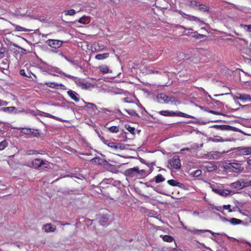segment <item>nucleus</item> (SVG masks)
I'll return each mask as SVG.
<instances>
[{
  "label": "nucleus",
  "instance_id": "obj_44",
  "mask_svg": "<svg viewBox=\"0 0 251 251\" xmlns=\"http://www.w3.org/2000/svg\"><path fill=\"white\" fill-rule=\"evenodd\" d=\"M213 127L217 129H219L221 130H226L227 129L226 126L215 125L213 126Z\"/></svg>",
  "mask_w": 251,
  "mask_h": 251
},
{
  "label": "nucleus",
  "instance_id": "obj_49",
  "mask_svg": "<svg viewBox=\"0 0 251 251\" xmlns=\"http://www.w3.org/2000/svg\"><path fill=\"white\" fill-rule=\"evenodd\" d=\"M190 6L191 7H195L198 6L197 2L195 0H191L189 3Z\"/></svg>",
  "mask_w": 251,
  "mask_h": 251
},
{
  "label": "nucleus",
  "instance_id": "obj_11",
  "mask_svg": "<svg viewBox=\"0 0 251 251\" xmlns=\"http://www.w3.org/2000/svg\"><path fill=\"white\" fill-rule=\"evenodd\" d=\"M45 84L50 88L67 90L66 87L62 84H59L54 82H46Z\"/></svg>",
  "mask_w": 251,
  "mask_h": 251
},
{
  "label": "nucleus",
  "instance_id": "obj_8",
  "mask_svg": "<svg viewBox=\"0 0 251 251\" xmlns=\"http://www.w3.org/2000/svg\"><path fill=\"white\" fill-rule=\"evenodd\" d=\"M157 100L158 102L162 103H169V101H173L174 98L169 97L163 93H160L157 96Z\"/></svg>",
  "mask_w": 251,
  "mask_h": 251
},
{
  "label": "nucleus",
  "instance_id": "obj_58",
  "mask_svg": "<svg viewBox=\"0 0 251 251\" xmlns=\"http://www.w3.org/2000/svg\"><path fill=\"white\" fill-rule=\"evenodd\" d=\"M191 149L189 148H186L181 149L180 151H190Z\"/></svg>",
  "mask_w": 251,
  "mask_h": 251
},
{
  "label": "nucleus",
  "instance_id": "obj_2",
  "mask_svg": "<svg viewBox=\"0 0 251 251\" xmlns=\"http://www.w3.org/2000/svg\"><path fill=\"white\" fill-rule=\"evenodd\" d=\"M229 186L237 190H240L249 186V181L245 179H240L230 184Z\"/></svg>",
  "mask_w": 251,
  "mask_h": 251
},
{
  "label": "nucleus",
  "instance_id": "obj_36",
  "mask_svg": "<svg viewBox=\"0 0 251 251\" xmlns=\"http://www.w3.org/2000/svg\"><path fill=\"white\" fill-rule=\"evenodd\" d=\"M211 140L214 142H223L225 141H227L228 140H224L221 137H218L217 138H212Z\"/></svg>",
  "mask_w": 251,
  "mask_h": 251
},
{
  "label": "nucleus",
  "instance_id": "obj_25",
  "mask_svg": "<svg viewBox=\"0 0 251 251\" xmlns=\"http://www.w3.org/2000/svg\"><path fill=\"white\" fill-rule=\"evenodd\" d=\"M91 161L93 163H95V164H99V165H101L104 162L103 159H101L100 157H97L94 158L93 159H92L91 160Z\"/></svg>",
  "mask_w": 251,
  "mask_h": 251
},
{
  "label": "nucleus",
  "instance_id": "obj_43",
  "mask_svg": "<svg viewBox=\"0 0 251 251\" xmlns=\"http://www.w3.org/2000/svg\"><path fill=\"white\" fill-rule=\"evenodd\" d=\"M201 171L200 170H197L195 171H194L192 173V174L194 176L197 177L200 176L201 174Z\"/></svg>",
  "mask_w": 251,
  "mask_h": 251
},
{
  "label": "nucleus",
  "instance_id": "obj_27",
  "mask_svg": "<svg viewBox=\"0 0 251 251\" xmlns=\"http://www.w3.org/2000/svg\"><path fill=\"white\" fill-rule=\"evenodd\" d=\"M100 223L102 226H105L108 224V218L106 215L100 220Z\"/></svg>",
  "mask_w": 251,
  "mask_h": 251
},
{
  "label": "nucleus",
  "instance_id": "obj_35",
  "mask_svg": "<svg viewBox=\"0 0 251 251\" xmlns=\"http://www.w3.org/2000/svg\"><path fill=\"white\" fill-rule=\"evenodd\" d=\"M108 130L112 133H117L119 131V128L118 126H112L108 128Z\"/></svg>",
  "mask_w": 251,
  "mask_h": 251
},
{
  "label": "nucleus",
  "instance_id": "obj_52",
  "mask_svg": "<svg viewBox=\"0 0 251 251\" xmlns=\"http://www.w3.org/2000/svg\"><path fill=\"white\" fill-rule=\"evenodd\" d=\"M99 136L100 137V139L103 142V143L107 145L108 146V142H111L109 140H104L103 137H101L100 135H99Z\"/></svg>",
  "mask_w": 251,
  "mask_h": 251
},
{
  "label": "nucleus",
  "instance_id": "obj_50",
  "mask_svg": "<svg viewBox=\"0 0 251 251\" xmlns=\"http://www.w3.org/2000/svg\"><path fill=\"white\" fill-rule=\"evenodd\" d=\"M208 171L209 172H210V171H212L214 170H215L216 169V166H206Z\"/></svg>",
  "mask_w": 251,
  "mask_h": 251
},
{
  "label": "nucleus",
  "instance_id": "obj_26",
  "mask_svg": "<svg viewBox=\"0 0 251 251\" xmlns=\"http://www.w3.org/2000/svg\"><path fill=\"white\" fill-rule=\"evenodd\" d=\"M159 113L161 115L165 116H173L175 115L174 112L168 110L160 111L159 112Z\"/></svg>",
  "mask_w": 251,
  "mask_h": 251
},
{
  "label": "nucleus",
  "instance_id": "obj_61",
  "mask_svg": "<svg viewBox=\"0 0 251 251\" xmlns=\"http://www.w3.org/2000/svg\"><path fill=\"white\" fill-rule=\"evenodd\" d=\"M147 187H151V188H154L152 185H147Z\"/></svg>",
  "mask_w": 251,
  "mask_h": 251
},
{
  "label": "nucleus",
  "instance_id": "obj_17",
  "mask_svg": "<svg viewBox=\"0 0 251 251\" xmlns=\"http://www.w3.org/2000/svg\"><path fill=\"white\" fill-rule=\"evenodd\" d=\"M239 153L242 155H250L249 147H243L238 148Z\"/></svg>",
  "mask_w": 251,
  "mask_h": 251
},
{
  "label": "nucleus",
  "instance_id": "obj_4",
  "mask_svg": "<svg viewBox=\"0 0 251 251\" xmlns=\"http://www.w3.org/2000/svg\"><path fill=\"white\" fill-rule=\"evenodd\" d=\"M29 166L32 167L36 169L39 167L47 168L49 167V163L46 160L36 158L32 161L31 165H29Z\"/></svg>",
  "mask_w": 251,
  "mask_h": 251
},
{
  "label": "nucleus",
  "instance_id": "obj_1",
  "mask_svg": "<svg viewBox=\"0 0 251 251\" xmlns=\"http://www.w3.org/2000/svg\"><path fill=\"white\" fill-rule=\"evenodd\" d=\"M144 173H145L144 170H139V168L136 167L126 170L124 172V174L127 177L133 178L143 175Z\"/></svg>",
  "mask_w": 251,
  "mask_h": 251
},
{
  "label": "nucleus",
  "instance_id": "obj_45",
  "mask_svg": "<svg viewBox=\"0 0 251 251\" xmlns=\"http://www.w3.org/2000/svg\"><path fill=\"white\" fill-rule=\"evenodd\" d=\"M240 26L244 28H247V31L251 32V25H241Z\"/></svg>",
  "mask_w": 251,
  "mask_h": 251
},
{
  "label": "nucleus",
  "instance_id": "obj_33",
  "mask_svg": "<svg viewBox=\"0 0 251 251\" xmlns=\"http://www.w3.org/2000/svg\"><path fill=\"white\" fill-rule=\"evenodd\" d=\"M162 239L164 241L167 242H172L174 240V239L172 236L167 235L163 236L162 237Z\"/></svg>",
  "mask_w": 251,
  "mask_h": 251
},
{
  "label": "nucleus",
  "instance_id": "obj_16",
  "mask_svg": "<svg viewBox=\"0 0 251 251\" xmlns=\"http://www.w3.org/2000/svg\"><path fill=\"white\" fill-rule=\"evenodd\" d=\"M179 13L180 14H181L182 16H183L184 15L186 17H184V18L187 19V20H188L189 21H196L198 22H199L201 21V20L198 18H197L195 16H194L187 15L181 11H179Z\"/></svg>",
  "mask_w": 251,
  "mask_h": 251
},
{
  "label": "nucleus",
  "instance_id": "obj_22",
  "mask_svg": "<svg viewBox=\"0 0 251 251\" xmlns=\"http://www.w3.org/2000/svg\"><path fill=\"white\" fill-rule=\"evenodd\" d=\"M83 102L85 103V107L91 109L93 111L95 112L96 110H97V106L93 103L86 102L82 100Z\"/></svg>",
  "mask_w": 251,
  "mask_h": 251
},
{
  "label": "nucleus",
  "instance_id": "obj_54",
  "mask_svg": "<svg viewBox=\"0 0 251 251\" xmlns=\"http://www.w3.org/2000/svg\"><path fill=\"white\" fill-rule=\"evenodd\" d=\"M25 113L26 114H29L31 115H34V111L32 110H25Z\"/></svg>",
  "mask_w": 251,
  "mask_h": 251
},
{
  "label": "nucleus",
  "instance_id": "obj_3",
  "mask_svg": "<svg viewBox=\"0 0 251 251\" xmlns=\"http://www.w3.org/2000/svg\"><path fill=\"white\" fill-rule=\"evenodd\" d=\"M209 187L211 188L213 192L221 196L226 197L229 195H232V192L231 190L227 189H223L219 187H215L214 185L211 183H208Z\"/></svg>",
  "mask_w": 251,
  "mask_h": 251
},
{
  "label": "nucleus",
  "instance_id": "obj_53",
  "mask_svg": "<svg viewBox=\"0 0 251 251\" xmlns=\"http://www.w3.org/2000/svg\"><path fill=\"white\" fill-rule=\"evenodd\" d=\"M8 104V102L6 101H4L0 100V106H6Z\"/></svg>",
  "mask_w": 251,
  "mask_h": 251
},
{
  "label": "nucleus",
  "instance_id": "obj_47",
  "mask_svg": "<svg viewBox=\"0 0 251 251\" xmlns=\"http://www.w3.org/2000/svg\"><path fill=\"white\" fill-rule=\"evenodd\" d=\"M52 71L53 72H55L56 73H58L59 74H60V75H62V74H64V73H63V72H62L59 68H53L52 69Z\"/></svg>",
  "mask_w": 251,
  "mask_h": 251
},
{
  "label": "nucleus",
  "instance_id": "obj_10",
  "mask_svg": "<svg viewBox=\"0 0 251 251\" xmlns=\"http://www.w3.org/2000/svg\"><path fill=\"white\" fill-rule=\"evenodd\" d=\"M1 110L4 112H7L8 113H23V112H25V109H22L21 110H18L14 106H11V107H3L1 108Z\"/></svg>",
  "mask_w": 251,
  "mask_h": 251
},
{
  "label": "nucleus",
  "instance_id": "obj_32",
  "mask_svg": "<svg viewBox=\"0 0 251 251\" xmlns=\"http://www.w3.org/2000/svg\"><path fill=\"white\" fill-rule=\"evenodd\" d=\"M12 25L15 27V30L17 31H27V29H26L24 27H23L20 25H15V24H13Z\"/></svg>",
  "mask_w": 251,
  "mask_h": 251
},
{
  "label": "nucleus",
  "instance_id": "obj_62",
  "mask_svg": "<svg viewBox=\"0 0 251 251\" xmlns=\"http://www.w3.org/2000/svg\"><path fill=\"white\" fill-rule=\"evenodd\" d=\"M216 209L218 210V211H220L221 210V207H219V208H216Z\"/></svg>",
  "mask_w": 251,
  "mask_h": 251
},
{
  "label": "nucleus",
  "instance_id": "obj_21",
  "mask_svg": "<svg viewBox=\"0 0 251 251\" xmlns=\"http://www.w3.org/2000/svg\"><path fill=\"white\" fill-rule=\"evenodd\" d=\"M109 56V53H104L102 54H97L95 58L98 60H103L107 58Z\"/></svg>",
  "mask_w": 251,
  "mask_h": 251
},
{
  "label": "nucleus",
  "instance_id": "obj_20",
  "mask_svg": "<svg viewBox=\"0 0 251 251\" xmlns=\"http://www.w3.org/2000/svg\"><path fill=\"white\" fill-rule=\"evenodd\" d=\"M78 22L82 24H88L90 22V18L88 16H83L79 18Z\"/></svg>",
  "mask_w": 251,
  "mask_h": 251
},
{
  "label": "nucleus",
  "instance_id": "obj_59",
  "mask_svg": "<svg viewBox=\"0 0 251 251\" xmlns=\"http://www.w3.org/2000/svg\"><path fill=\"white\" fill-rule=\"evenodd\" d=\"M247 162L249 165H251V159H248Z\"/></svg>",
  "mask_w": 251,
  "mask_h": 251
},
{
  "label": "nucleus",
  "instance_id": "obj_19",
  "mask_svg": "<svg viewBox=\"0 0 251 251\" xmlns=\"http://www.w3.org/2000/svg\"><path fill=\"white\" fill-rule=\"evenodd\" d=\"M41 116H44L45 117H48V118H52L55 120H57V121H60V122H65L66 121L65 120H62V119L60 118H58V117H57L55 116H53L51 114H50L49 113H46V112H41V114H40Z\"/></svg>",
  "mask_w": 251,
  "mask_h": 251
},
{
  "label": "nucleus",
  "instance_id": "obj_41",
  "mask_svg": "<svg viewBox=\"0 0 251 251\" xmlns=\"http://www.w3.org/2000/svg\"><path fill=\"white\" fill-rule=\"evenodd\" d=\"M192 33L193 34V35H192L193 36L195 37L198 39L202 38L204 37V35L199 34L196 31L192 32Z\"/></svg>",
  "mask_w": 251,
  "mask_h": 251
},
{
  "label": "nucleus",
  "instance_id": "obj_39",
  "mask_svg": "<svg viewBox=\"0 0 251 251\" xmlns=\"http://www.w3.org/2000/svg\"><path fill=\"white\" fill-rule=\"evenodd\" d=\"M106 47L105 46L102 44H98V48L96 49L97 51H102L105 50Z\"/></svg>",
  "mask_w": 251,
  "mask_h": 251
},
{
  "label": "nucleus",
  "instance_id": "obj_28",
  "mask_svg": "<svg viewBox=\"0 0 251 251\" xmlns=\"http://www.w3.org/2000/svg\"><path fill=\"white\" fill-rule=\"evenodd\" d=\"M165 180V178L161 174H158L155 176V181L156 183L163 182Z\"/></svg>",
  "mask_w": 251,
  "mask_h": 251
},
{
  "label": "nucleus",
  "instance_id": "obj_48",
  "mask_svg": "<svg viewBox=\"0 0 251 251\" xmlns=\"http://www.w3.org/2000/svg\"><path fill=\"white\" fill-rule=\"evenodd\" d=\"M230 207L231 206L229 204L224 205H223V209L225 210H227L229 212H231L232 210L231 209Z\"/></svg>",
  "mask_w": 251,
  "mask_h": 251
},
{
  "label": "nucleus",
  "instance_id": "obj_24",
  "mask_svg": "<svg viewBox=\"0 0 251 251\" xmlns=\"http://www.w3.org/2000/svg\"><path fill=\"white\" fill-rule=\"evenodd\" d=\"M99 69L100 71L103 74H107L111 72V71H110L108 66L105 65L100 66Z\"/></svg>",
  "mask_w": 251,
  "mask_h": 251
},
{
  "label": "nucleus",
  "instance_id": "obj_42",
  "mask_svg": "<svg viewBox=\"0 0 251 251\" xmlns=\"http://www.w3.org/2000/svg\"><path fill=\"white\" fill-rule=\"evenodd\" d=\"M64 57H65V59L67 61H68L70 63H71V64H72L73 65H74V66H77V62L76 61L73 60H71V59H69L68 57H67L66 56H65Z\"/></svg>",
  "mask_w": 251,
  "mask_h": 251
},
{
  "label": "nucleus",
  "instance_id": "obj_30",
  "mask_svg": "<svg viewBox=\"0 0 251 251\" xmlns=\"http://www.w3.org/2000/svg\"><path fill=\"white\" fill-rule=\"evenodd\" d=\"M63 12L66 16H74L76 13L74 9L66 10Z\"/></svg>",
  "mask_w": 251,
  "mask_h": 251
},
{
  "label": "nucleus",
  "instance_id": "obj_40",
  "mask_svg": "<svg viewBox=\"0 0 251 251\" xmlns=\"http://www.w3.org/2000/svg\"><path fill=\"white\" fill-rule=\"evenodd\" d=\"M125 110L130 115L137 116L138 115L136 111L133 109H125Z\"/></svg>",
  "mask_w": 251,
  "mask_h": 251
},
{
  "label": "nucleus",
  "instance_id": "obj_29",
  "mask_svg": "<svg viewBox=\"0 0 251 251\" xmlns=\"http://www.w3.org/2000/svg\"><path fill=\"white\" fill-rule=\"evenodd\" d=\"M167 183L169 185H170L171 186H180V184L181 185V183H180L179 182H178L177 181L174 180V179L168 180L167 181Z\"/></svg>",
  "mask_w": 251,
  "mask_h": 251
},
{
  "label": "nucleus",
  "instance_id": "obj_34",
  "mask_svg": "<svg viewBox=\"0 0 251 251\" xmlns=\"http://www.w3.org/2000/svg\"><path fill=\"white\" fill-rule=\"evenodd\" d=\"M198 6L199 10L201 11L205 12L208 11L209 10V7L205 5L199 4Z\"/></svg>",
  "mask_w": 251,
  "mask_h": 251
},
{
  "label": "nucleus",
  "instance_id": "obj_7",
  "mask_svg": "<svg viewBox=\"0 0 251 251\" xmlns=\"http://www.w3.org/2000/svg\"><path fill=\"white\" fill-rule=\"evenodd\" d=\"M75 78V84L77 86L80 87L81 89H87L92 86L91 84L89 82H85L84 80L80 78Z\"/></svg>",
  "mask_w": 251,
  "mask_h": 251
},
{
  "label": "nucleus",
  "instance_id": "obj_63",
  "mask_svg": "<svg viewBox=\"0 0 251 251\" xmlns=\"http://www.w3.org/2000/svg\"><path fill=\"white\" fill-rule=\"evenodd\" d=\"M249 147V150H250V155H251V147Z\"/></svg>",
  "mask_w": 251,
  "mask_h": 251
},
{
  "label": "nucleus",
  "instance_id": "obj_5",
  "mask_svg": "<svg viewBox=\"0 0 251 251\" xmlns=\"http://www.w3.org/2000/svg\"><path fill=\"white\" fill-rule=\"evenodd\" d=\"M234 100L236 101L237 100H240L243 102L251 101V95L245 94L237 93L234 97Z\"/></svg>",
  "mask_w": 251,
  "mask_h": 251
},
{
  "label": "nucleus",
  "instance_id": "obj_56",
  "mask_svg": "<svg viewBox=\"0 0 251 251\" xmlns=\"http://www.w3.org/2000/svg\"><path fill=\"white\" fill-rule=\"evenodd\" d=\"M62 75H64L66 76L67 77L70 78V79H73V78H75L74 76L71 75H70L66 74L65 73H64V74H62Z\"/></svg>",
  "mask_w": 251,
  "mask_h": 251
},
{
  "label": "nucleus",
  "instance_id": "obj_51",
  "mask_svg": "<svg viewBox=\"0 0 251 251\" xmlns=\"http://www.w3.org/2000/svg\"><path fill=\"white\" fill-rule=\"evenodd\" d=\"M27 153L28 155L36 154H38V152L37 151H36L30 150V151H28Z\"/></svg>",
  "mask_w": 251,
  "mask_h": 251
},
{
  "label": "nucleus",
  "instance_id": "obj_9",
  "mask_svg": "<svg viewBox=\"0 0 251 251\" xmlns=\"http://www.w3.org/2000/svg\"><path fill=\"white\" fill-rule=\"evenodd\" d=\"M170 165L174 169H178L181 167V163L178 156H174L169 162Z\"/></svg>",
  "mask_w": 251,
  "mask_h": 251
},
{
  "label": "nucleus",
  "instance_id": "obj_31",
  "mask_svg": "<svg viewBox=\"0 0 251 251\" xmlns=\"http://www.w3.org/2000/svg\"><path fill=\"white\" fill-rule=\"evenodd\" d=\"M8 145V142L6 140H4L0 143V151H3L5 149Z\"/></svg>",
  "mask_w": 251,
  "mask_h": 251
},
{
  "label": "nucleus",
  "instance_id": "obj_46",
  "mask_svg": "<svg viewBox=\"0 0 251 251\" xmlns=\"http://www.w3.org/2000/svg\"><path fill=\"white\" fill-rule=\"evenodd\" d=\"M178 115L180 116L181 117H185V118H194L193 116H192L191 115H188V114H186L185 113H182V112H180Z\"/></svg>",
  "mask_w": 251,
  "mask_h": 251
},
{
  "label": "nucleus",
  "instance_id": "obj_60",
  "mask_svg": "<svg viewBox=\"0 0 251 251\" xmlns=\"http://www.w3.org/2000/svg\"><path fill=\"white\" fill-rule=\"evenodd\" d=\"M224 95V94H220V95H214V96L217 97V96H223Z\"/></svg>",
  "mask_w": 251,
  "mask_h": 251
},
{
  "label": "nucleus",
  "instance_id": "obj_57",
  "mask_svg": "<svg viewBox=\"0 0 251 251\" xmlns=\"http://www.w3.org/2000/svg\"><path fill=\"white\" fill-rule=\"evenodd\" d=\"M20 75L23 76H26L25 73V71L24 70H21L20 72Z\"/></svg>",
  "mask_w": 251,
  "mask_h": 251
},
{
  "label": "nucleus",
  "instance_id": "obj_64",
  "mask_svg": "<svg viewBox=\"0 0 251 251\" xmlns=\"http://www.w3.org/2000/svg\"><path fill=\"white\" fill-rule=\"evenodd\" d=\"M249 186H251V180L249 181Z\"/></svg>",
  "mask_w": 251,
  "mask_h": 251
},
{
  "label": "nucleus",
  "instance_id": "obj_55",
  "mask_svg": "<svg viewBox=\"0 0 251 251\" xmlns=\"http://www.w3.org/2000/svg\"><path fill=\"white\" fill-rule=\"evenodd\" d=\"M14 244L19 248H20L22 246H23V244L22 242H16L14 243Z\"/></svg>",
  "mask_w": 251,
  "mask_h": 251
},
{
  "label": "nucleus",
  "instance_id": "obj_13",
  "mask_svg": "<svg viewBox=\"0 0 251 251\" xmlns=\"http://www.w3.org/2000/svg\"><path fill=\"white\" fill-rule=\"evenodd\" d=\"M42 229L46 232H53L56 230V226L51 224H46L43 226Z\"/></svg>",
  "mask_w": 251,
  "mask_h": 251
},
{
  "label": "nucleus",
  "instance_id": "obj_37",
  "mask_svg": "<svg viewBox=\"0 0 251 251\" xmlns=\"http://www.w3.org/2000/svg\"><path fill=\"white\" fill-rule=\"evenodd\" d=\"M126 128L132 134H134L135 128L130 126L129 125H125Z\"/></svg>",
  "mask_w": 251,
  "mask_h": 251
},
{
  "label": "nucleus",
  "instance_id": "obj_14",
  "mask_svg": "<svg viewBox=\"0 0 251 251\" xmlns=\"http://www.w3.org/2000/svg\"><path fill=\"white\" fill-rule=\"evenodd\" d=\"M67 94L74 101H75V102L79 101L80 100L79 95L77 94L75 92L70 90L67 92Z\"/></svg>",
  "mask_w": 251,
  "mask_h": 251
},
{
  "label": "nucleus",
  "instance_id": "obj_12",
  "mask_svg": "<svg viewBox=\"0 0 251 251\" xmlns=\"http://www.w3.org/2000/svg\"><path fill=\"white\" fill-rule=\"evenodd\" d=\"M230 168L232 171L236 173L241 172L244 169V167L241 164L234 163L230 164Z\"/></svg>",
  "mask_w": 251,
  "mask_h": 251
},
{
  "label": "nucleus",
  "instance_id": "obj_38",
  "mask_svg": "<svg viewBox=\"0 0 251 251\" xmlns=\"http://www.w3.org/2000/svg\"><path fill=\"white\" fill-rule=\"evenodd\" d=\"M21 132L24 134H31V131L30 129L26 128H22Z\"/></svg>",
  "mask_w": 251,
  "mask_h": 251
},
{
  "label": "nucleus",
  "instance_id": "obj_18",
  "mask_svg": "<svg viewBox=\"0 0 251 251\" xmlns=\"http://www.w3.org/2000/svg\"><path fill=\"white\" fill-rule=\"evenodd\" d=\"M188 230L190 232L194 233H199V232H209L211 234H212L213 235H219L220 234L218 233L214 232L213 231H211L210 230H209V229H204V230H202V229H189Z\"/></svg>",
  "mask_w": 251,
  "mask_h": 251
},
{
  "label": "nucleus",
  "instance_id": "obj_23",
  "mask_svg": "<svg viewBox=\"0 0 251 251\" xmlns=\"http://www.w3.org/2000/svg\"><path fill=\"white\" fill-rule=\"evenodd\" d=\"M225 220L226 221H227L233 225H238V224H241L242 222V221L241 220L236 219V218H231L230 220H228L227 219H225Z\"/></svg>",
  "mask_w": 251,
  "mask_h": 251
},
{
  "label": "nucleus",
  "instance_id": "obj_15",
  "mask_svg": "<svg viewBox=\"0 0 251 251\" xmlns=\"http://www.w3.org/2000/svg\"><path fill=\"white\" fill-rule=\"evenodd\" d=\"M108 147L113 149L114 150H117L118 149L122 150L125 149L124 145L121 144H117L116 143L112 142H108Z\"/></svg>",
  "mask_w": 251,
  "mask_h": 251
},
{
  "label": "nucleus",
  "instance_id": "obj_6",
  "mask_svg": "<svg viewBox=\"0 0 251 251\" xmlns=\"http://www.w3.org/2000/svg\"><path fill=\"white\" fill-rule=\"evenodd\" d=\"M46 43L51 48L57 49L62 46L63 41L59 40L49 39L46 41Z\"/></svg>",
  "mask_w": 251,
  "mask_h": 251
}]
</instances>
